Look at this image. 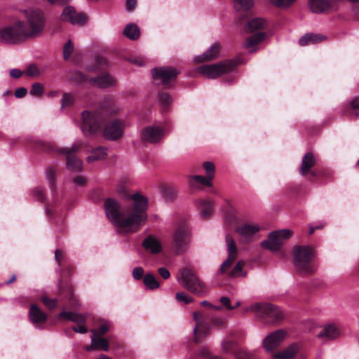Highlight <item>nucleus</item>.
Wrapping results in <instances>:
<instances>
[{
    "label": "nucleus",
    "instance_id": "f257e3e1",
    "mask_svg": "<svg viewBox=\"0 0 359 359\" xmlns=\"http://www.w3.org/2000/svg\"><path fill=\"white\" fill-rule=\"evenodd\" d=\"M119 111L118 107L111 98H105L95 110H85L81 113V128L85 136L95 135L103 130L104 137L111 141L120 139L123 134L126 123L114 118L107 122V118Z\"/></svg>",
    "mask_w": 359,
    "mask_h": 359
},
{
    "label": "nucleus",
    "instance_id": "f03ea898",
    "mask_svg": "<svg viewBox=\"0 0 359 359\" xmlns=\"http://www.w3.org/2000/svg\"><path fill=\"white\" fill-rule=\"evenodd\" d=\"M133 203L121 212L120 203L114 198H107L104 202V210L107 218L116 226L134 233L140 229L147 220L148 201L139 193L131 197Z\"/></svg>",
    "mask_w": 359,
    "mask_h": 359
},
{
    "label": "nucleus",
    "instance_id": "7ed1b4c3",
    "mask_svg": "<svg viewBox=\"0 0 359 359\" xmlns=\"http://www.w3.org/2000/svg\"><path fill=\"white\" fill-rule=\"evenodd\" d=\"M226 243L227 246L228 257L221 265L219 273L220 274H226L230 278L245 276V273L243 272V270L245 265L244 261L239 260L236 265L232 267L238 255V248L236 241L231 235L227 234L226 236Z\"/></svg>",
    "mask_w": 359,
    "mask_h": 359
},
{
    "label": "nucleus",
    "instance_id": "20e7f679",
    "mask_svg": "<svg viewBox=\"0 0 359 359\" xmlns=\"http://www.w3.org/2000/svg\"><path fill=\"white\" fill-rule=\"evenodd\" d=\"M315 250L311 246L297 245L293 248V264L301 276H311L316 271L313 262Z\"/></svg>",
    "mask_w": 359,
    "mask_h": 359
},
{
    "label": "nucleus",
    "instance_id": "39448f33",
    "mask_svg": "<svg viewBox=\"0 0 359 359\" xmlns=\"http://www.w3.org/2000/svg\"><path fill=\"white\" fill-rule=\"evenodd\" d=\"M108 65L109 62L105 57L102 56L96 57L95 65L91 67L90 71L97 72L99 75L89 79V81L91 84L102 88H109L116 85V79L105 72Z\"/></svg>",
    "mask_w": 359,
    "mask_h": 359
},
{
    "label": "nucleus",
    "instance_id": "423d86ee",
    "mask_svg": "<svg viewBox=\"0 0 359 359\" xmlns=\"http://www.w3.org/2000/svg\"><path fill=\"white\" fill-rule=\"evenodd\" d=\"M250 309L256 313L266 324H279L285 318L280 309L271 304L256 303L252 304Z\"/></svg>",
    "mask_w": 359,
    "mask_h": 359
},
{
    "label": "nucleus",
    "instance_id": "0eeeda50",
    "mask_svg": "<svg viewBox=\"0 0 359 359\" xmlns=\"http://www.w3.org/2000/svg\"><path fill=\"white\" fill-rule=\"evenodd\" d=\"M24 15L27 18V24L24 25V39L37 36L42 32L45 25V17L42 11H24Z\"/></svg>",
    "mask_w": 359,
    "mask_h": 359
},
{
    "label": "nucleus",
    "instance_id": "6e6552de",
    "mask_svg": "<svg viewBox=\"0 0 359 359\" xmlns=\"http://www.w3.org/2000/svg\"><path fill=\"white\" fill-rule=\"evenodd\" d=\"M316 159L312 152L306 153L302 158L299 172L303 177H307L309 182L316 183L327 177V172L320 168H314Z\"/></svg>",
    "mask_w": 359,
    "mask_h": 359
},
{
    "label": "nucleus",
    "instance_id": "1a4fd4ad",
    "mask_svg": "<svg viewBox=\"0 0 359 359\" xmlns=\"http://www.w3.org/2000/svg\"><path fill=\"white\" fill-rule=\"evenodd\" d=\"M182 285L191 293L198 296H204L208 289L205 283L201 281L189 268H184L180 270Z\"/></svg>",
    "mask_w": 359,
    "mask_h": 359
},
{
    "label": "nucleus",
    "instance_id": "9d476101",
    "mask_svg": "<svg viewBox=\"0 0 359 359\" xmlns=\"http://www.w3.org/2000/svg\"><path fill=\"white\" fill-rule=\"evenodd\" d=\"M61 268V278L60 282V295L62 299L67 300L64 304L67 306H74L76 305V299L74 297L72 287L70 283L62 280L64 278H69L72 274L74 267V266L68 264H63L60 266Z\"/></svg>",
    "mask_w": 359,
    "mask_h": 359
},
{
    "label": "nucleus",
    "instance_id": "9b49d317",
    "mask_svg": "<svg viewBox=\"0 0 359 359\" xmlns=\"http://www.w3.org/2000/svg\"><path fill=\"white\" fill-rule=\"evenodd\" d=\"M236 66L237 63L233 60H226L212 65H201L197 67V71L209 79H216L232 71Z\"/></svg>",
    "mask_w": 359,
    "mask_h": 359
},
{
    "label": "nucleus",
    "instance_id": "f8f14e48",
    "mask_svg": "<svg viewBox=\"0 0 359 359\" xmlns=\"http://www.w3.org/2000/svg\"><path fill=\"white\" fill-rule=\"evenodd\" d=\"M154 81L156 85L162 84L165 88L172 86V83L175 81L180 72L174 67H161L151 70Z\"/></svg>",
    "mask_w": 359,
    "mask_h": 359
},
{
    "label": "nucleus",
    "instance_id": "ddd939ff",
    "mask_svg": "<svg viewBox=\"0 0 359 359\" xmlns=\"http://www.w3.org/2000/svg\"><path fill=\"white\" fill-rule=\"evenodd\" d=\"M292 235L290 230L282 229L269 233L268 239L262 243V246L273 252L278 251L285 240Z\"/></svg>",
    "mask_w": 359,
    "mask_h": 359
},
{
    "label": "nucleus",
    "instance_id": "4468645a",
    "mask_svg": "<svg viewBox=\"0 0 359 359\" xmlns=\"http://www.w3.org/2000/svg\"><path fill=\"white\" fill-rule=\"evenodd\" d=\"M82 147L81 142L74 143L71 148H62L59 152L66 155L67 168L70 171L81 172L82 161L75 156V153Z\"/></svg>",
    "mask_w": 359,
    "mask_h": 359
},
{
    "label": "nucleus",
    "instance_id": "2eb2a0df",
    "mask_svg": "<svg viewBox=\"0 0 359 359\" xmlns=\"http://www.w3.org/2000/svg\"><path fill=\"white\" fill-rule=\"evenodd\" d=\"M22 24L19 20L12 25L0 29V41L6 43H16L20 41Z\"/></svg>",
    "mask_w": 359,
    "mask_h": 359
},
{
    "label": "nucleus",
    "instance_id": "dca6fc26",
    "mask_svg": "<svg viewBox=\"0 0 359 359\" xmlns=\"http://www.w3.org/2000/svg\"><path fill=\"white\" fill-rule=\"evenodd\" d=\"M236 334V331L231 330L229 332L228 337L222 342L223 351L233 355L236 359H248V353L240 348L234 340Z\"/></svg>",
    "mask_w": 359,
    "mask_h": 359
},
{
    "label": "nucleus",
    "instance_id": "f3484780",
    "mask_svg": "<svg viewBox=\"0 0 359 359\" xmlns=\"http://www.w3.org/2000/svg\"><path fill=\"white\" fill-rule=\"evenodd\" d=\"M189 243V231L188 227L180 225L175 231L173 237L172 248L177 255L184 252Z\"/></svg>",
    "mask_w": 359,
    "mask_h": 359
},
{
    "label": "nucleus",
    "instance_id": "a211bd4d",
    "mask_svg": "<svg viewBox=\"0 0 359 359\" xmlns=\"http://www.w3.org/2000/svg\"><path fill=\"white\" fill-rule=\"evenodd\" d=\"M62 21L68 22L73 25L83 26L88 20V17L84 13H77L76 9L71 6L65 7L61 15Z\"/></svg>",
    "mask_w": 359,
    "mask_h": 359
},
{
    "label": "nucleus",
    "instance_id": "6ab92c4d",
    "mask_svg": "<svg viewBox=\"0 0 359 359\" xmlns=\"http://www.w3.org/2000/svg\"><path fill=\"white\" fill-rule=\"evenodd\" d=\"M194 320L196 322L194 327V341L196 344L200 343L203 338L209 334L210 325L204 320L203 313L201 311H195L193 313Z\"/></svg>",
    "mask_w": 359,
    "mask_h": 359
},
{
    "label": "nucleus",
    "instance_id": "aec40b11",
    "mask_svg": "<svg viewBox=\"0 0 359 359\" xmlns=\"http://www.w3.org/2000/svg\"><path fill=\"white\" fill-rule=\"evenodd\" d=\"M58 318L60 320H67L78 323V325L72 327L75 332L85 334L88 331L87 327L83 325L86 323V318L81 314L63 311L58 314Z\"/></svg>",
    "mask_w": 359,
    "mask_h": 359
},
{
    "label": "nucleus",
    "instance_id": "412c9836",
    "mask_svg": "<svg viewBox=\"0 0 359 359\" xmlns=\"http://www.w3.org/2000/svg\"><path fill=\"white\" fill-rule=\"evenodd\" d=\"M163 137V130L161 127L148 126L142 130L141 139L144 142L157 143Z\"/></svg>",
    "mask_w": 359,
    "mask_h": 359
},
{
    "label": "nucleus",
    "instance_id": "4be33fe9",
    "mask_svg": "<svg viewBox=\"0 0 359 359\" xmlns=\"http://www.w3.org/2000/svg\"><path fill=\"white\" fill-rule=\"evenodd\" d=\"M285 332L283 330H278L269 334L264 340L263 346L267 351L276 348L283 341Z\"/></svg>",
    "mask_w": 359,
    "mask_h": 359
},
{
    "label": "nucleus",
    "instance_id": "5701e85b",
    "mask_svg": "<svg viewBox=\"0 0 359 359\" xmlns=\"http://www.w3.org/2000/svg\"><path fill=\"white\" fill-rule=\"evenodd\" d=\"M339 0H309L310 9L313 13H322L336 7Z\"/></svg>",
    "mask_w": 359,
    "mask_h": 359
},
{
    "label": "nucleus",
    "instance_id": "b1692460",
    "mask_svg": "<svg viewBox=\"0 0 359 359\" xmlns=\"http://www.w3.org/2000/svg\"><path fill=\"white\" fill-rule=\"evenodd\" d=\"M29 319L36 327H41L47 320V315L38 306L32 305L29 310Z\"/></svg>",
    "mask_w": 359,
    "mask_h": 359
},
{
    "label": "nucleus",
    "instance_id": "393cba45",
    "mask_svg": "<svg viewBox=\"0 0 359 359\" xmlns=\"http://www.w3.org/2000/svg\"><path fill=\"white\" fill-rule=\"evenodd\" d=\"M220 50L221 45L219 43H215L203 55L196 57L195 62L201 63L215 60L219 56Z\"/></svg>",
    "mask_w": 359,
    "mask_h": 359
},
{
    "label": "nucleus",
    "instance_id": "a878e982",
    "mask_svg": "<svg viewBox=\"0 0 359 359\" xmlns=\"http://www.w3.org/2000/svg\"><path fill=\"white\" fill-rule=\"evenodd\" d=\"M259 230L260 227L258 224L249 223L243 224L236 229L237 233L247 241L250 240Z\"/></svg>",
    "mask_w": 359,
    "mask_h": 359
},
{
    "label": "nucleus",
    "instance_id": "bb28decb",
    "mask_svg": "<svg viewBox=\"0 0 359 359\" xmlns=\"http://www.w3.org/2000/svg\"><path fill=\"white\" fill-rule=\"evenodd\" d=\"M142 246L148 252L156 255L162 251L161 242L154 236L149 235L142 242Z\"/></svg>",
    "mask_w": 359,
    "mask_h": 359
},
{
    "label": "nucleus",
    "instance_id": "cd10ccee",
    "mask_svg": "<svg viewBox=\"0 0 359 359\" xmlns=\"http://www.w3.org/2000/svg\"><path fill=\"white\" fill-rule=\"evenodd\" d=\"M266 27V22L260 18H255L252 20H248L245 26V30L247 32L252 33L255 31L263 30Z\"/></svg>",
    "mask_w": 359,
    "mask_h": 359
},
{
    "label": "nucleus",
    "instance_id": "c85d7f7f",
    "mask_svg": "<svg viewBox=\"0 0 359 359\" xmlns=\"http://www.w3.org/2000/svg\"><path fill=\"white\" fill-rule=\"evenodd\" d=\"M197 204L200 209L201 217L205 219L210 218L213 212V202L210 200L201 198L197 201Z\"/></svg>",
    "mask_w": 359,
    "mask_h": 359
},
{
    "label": "nucleus",
    "instance_id": "c756f323",
    "mask_svg": "<svg viewBox=\"0 0 359 359\" xmlns=\"http://www.w3.org/2000/svg\"><path fill=\"white\" fill-rule=\"evenodd\" d=\"M299 350V346L297 343H293L288 347L282 350L274 355V357L279 359H292Z\"/></svg>",
    "mask_w": 359,
    "mask_h": 359
},
{
    "label": "nucleus",
    "instance_id": "7c9ffc66",
    "mask_svg": "<svg viewBox=\"0 0 359 359\" xmlns=\"http://www.w3.org/2000/svg\"><path fill=\"white\" fill-rule=\"evenodd\" d=\"M340 330L334 324H329L325 326L318 334L319 338H326L327 339H334L340 335Z\"/></svg>",
    "mask_w": 359,
    "mask_h": 359
},
{
    "label": "nucleus",
    "instance_id": "2f4dec72",
    "mask_svg": "<svg viewBox=\"0 0 359 359\" xmlns=\"http://www.w3.org/2000/svg\"><path fill=\"white\" fill-rule=\"evenodd\" d=\"M92 344L88 351L91 350H102L107 351L109 348V344L107 339L101 337H91Z\"/></svg>",
    "mask_w": 359,
    "mask_h": 359
},
{
    "label": "nucleus",
    "instance_id": "473e14b6",
    "mask_svg": "<svg viewBox=\"0 0 359 359\" xmlns=\"http://www.w3.org/2000/svg\"><path fill=\"white\" fill-rule=\"evenodd\" d=\"M224 221L226 225L229 227H233L237 224L238 218L235 213V210L230 205L228 204L224 210Z\"/></svg>",
    "mask_w": 359,
    "mask_h": 359
},
{
    "label": "nucleus",
    "instance_id": "72a5a7b5",
    "mask_svg": "<svg viewBox=\"0 0 359 359\" xmlns=\"http://www.w3.org/2000/svg\"><path fill=\"white\" fill-rule=\"evenodd\" d=\"M325 39V37L321 34L309 33L302 36L299 41V43L302 46H304L309 44H316L320 43Z\"/></svg>",
    "mask_w": 359,
    "mask_h": 359
},
{
    "label": "nucleus",
    "instance_id": "f704fd0d",
    "mask_svg": "<svg viewBox=\"0 0 359 359\" xmlns=\"http://www.w3.org/2000/svg\"><path fill=\"white\" fill-rule=\"evenodd\" d=\"M107 148L102 146L92 149L91 154L86 158L88 163H93L94 161L104 159L107 156Z\"/></svg>",
    "mask_w": 359,
    "mask_h": 359
},
{
    "label": "nucleus",
    "instance_id": "c9c22d12",
    "mask_svg": "<svg viewBox=\"0 0 359 359\" xmlns=\"http://www.w3.org/2000/svg\"><path fill=\"white\" fill-rule=\"evenodd\" d=\"M143 283L145 287L149 290H155L161 286V282L152 273H147L144 275Z\"/></svg>",
    "mask_w": 359,
    "mask_h": 359
},
{
    "label": "nucleus",
    "instance_id": "e433bc0d",
    "mask_svg": "<svg viewBox=\"0 0 359 359\" xmlns=\"http://www.w3.org/2000/svg\"><path fill=\"white\" fill-rule=\"evenodd\" d=\"M123 34L129 39L135 41L139 38L140 30L135 24L130 23L126 26Z\"/></svg>",
    "mask_w": 359,
    "mask_h": 359
},
{
    "label": "nucleus",
    "instance_id": "4c0bfd02",
    "mask_svg": "<svg viewBox=\"0 0 359 359\" xmlns=\"http://www.w3.org/2000/svg\"><path fill=\"white\" fill-rule=\"evenodd\" d=\"M266 37V34L263 32H259L257 34L248 37L245 41V48H252L260 42L263 41Z\"/></svg>",
    "mask_w": 359,
    "mask_h": 359
},
{
    "label": "nucleus",
    "instance_id": "58836bf2",
    "mask_svg": "<svg viewBox=\"0 0 359 359\" xmlns=\"http://www.w3.org/2000/svg\"><path fill=\"white\" fill-rule=\"evenodd\" d=\"M57 168L55 166H50L48 168L46 171V176L49 182L50 188L51 189L53 195L56 194V184H55V177H56Z\"/></svg>",
    "mask_w": 359,
    "mask_h": 359
},
{
    "label": "nucleus",
    "instance_id": "ea45409f",
    "mask_svg": "<svg viewBox=\"0 0 359 359\" xmlns=\"http://www.w3.org/2000/svg\"><path fill=\"white\" fill-rule=\"evenodd\" d=\"M359 109V97L353 98L348 106L344 108V113L349 116H354L355 118L358 116V113L354 110Z\"/></svg>",
    "mask_w": 359,
    "mask_h": 359
},
{
    "label": "nucleus",
    "instance_id": "a19ab883",
    "mask_svg": "<svg viewBox=\"0 0 359 359\" xmlns=\"http://www.w3.org/2000/svg\"><path fill=\"white\" fill-rule=\"evenodd\" d=\"M255 0H234V6L238 11H246L254 5Z\"/></svg>",
    "mask_w": 359,
    "mask_h": 359
},
{
    "label": "nucleus",
    "instance_id": "79ce46f5",
    "mask_svg": "<svg viewBox=\"0 0 359 359\" xmlns=\"http://www.w3.org/2000/svg\"><path fill=\"white\" fill-rule=\"evenodd\" d=\"M110 323L109 322H104L97 328L93 329L91 330L93 335L92 337H102L109 330Z\"/></svg>",
    "mask_w": 359,
    "mask_h": 359
},
{
    "label": "nucleus",
    "instance_id": "37998d69",
    "mask_svg": "<svg viewBox=\"0 0 359 359\" xmlns=\"http://www.w3.org/2000/svg\"><path fill=\"white\" fill-rule=\"evenodd\" d=\"M158 100L160 104L163 107L164 110H166L170 105L172 104V97L170 95L164 92L158 93Z\"/></svg>",
    "mask_w": 359,
    "mask_h": 359
},
{
    "label": "nucleus",
    "instance_id": "c03bdc74",
    "mask_svg": "<svg viewBox=\"0 0 359 359\" xmlns=\"http://www.w3.org/2000/svg\"><path fill=\"white\" fill-rule=\"evenodd\" d=\"M74 103V96L72 93H64L61 100L62 109L71 107Z\"/></svg>",
    "mask_w": 359,
    "mask_h": 359
},
{
    "label": "nucleus",
    "instance_id": "a18cd8bd",
    "mask_svg": "<svg viewBox=\"0 0 359 359\" xmlns=\"http://www.w3.org/2000/svg\"><path fill=\"white\" fill-rule=\"evenodd\" d=\"M296 1L297 0H269V2L277 8H287Z\"/></svg>",
    "mask_w": 359,
    "mask_h": 359
},
{
    "label": "nucleus",
    "instance_id": "49530a36",
    "mask_svg": "<svg viewBox=\"0 0 359 359\" xmlns=\"http://www.w3.org/2000/svg\"><path fill=\"white\" fill-rule=\"evenodd\" d=\"M163 195L168 200H173L177 196L176 189L171 186L165 185L162 188Z\"/></svg>",
    "mask_w": 359,
    "mask_h": 359
},
{
    "label": "nucleus",
    "instance_id": "de8ad7c7",
    "mask_svg": "<svg viewBox=\"0 0 359 359\" xmlns=\"http://www.w3.org/2000/svg\"><path fill=\"white\" fill-rule=\"evenodd\" d=\"M211 325L217 329H224L227 326V321L222 318L213 317L211 318Z\"/></svg>",
    "mask_w": 359,
    "mask_h": 359
},
{
    "label": "nucleus",
    "instance_id": "09e8293b",
    "mask_svg": "<svg viewBox=\"0 0 359 359\" xmlns=\"http://www.w3.org/2000/svg\"><path fill=\"white\" fill-rule=\"evenodd\" d=\"M191 180L204 186H212L211 181L212 180V179H209V176L208 175L206 177H203L201 175H194L191 177Z\"/></svg>",
    "mask_w": 359,
    "mask_h": 359
},
{
    "label": "nucleus",
    "instance_id": "8fccbe9b",
    "mask_svg": "<svg viewBox=\"0 0 359 359\" xmlns=\"http://www.w3.org/2000/svg\"><path fill=\"white\" fill-rule=\"evenodd\" d=\"M203 167L205 169L207 175L209 176V179H213L215 172L214 163L210 161H205L203 163Z\"/></svg>",
    "mask_w": 359,
    "mask_h": 359
},
{
    "label": "nucleus",
    "instance_id": "3c124183",
    "mask_svg": "<svg viewBox=\"0 0 359 359\" xmlns=\"http://www.w3.org/2000/svg\"><path fill=\"white\" fill-rule=\"evenodd\" d=\"M43 93V86L40 83H34L30 90V94L34 96L39 97Z\"/></svg>",
    "mask_w": 359,
    "mask_h": 359
},
{
    "label": "nucleus",
    "instance_id": "603ef678",
    "mask_svg": "<svg viewBox=\"0 0 359 359\" xmlns=\"http://www.w3.org/2000/svg\"><path fill=\"white\" fill-rule=\"evenodd\" d=\"M24 74L28 76H37L40 74V71L34 64H30L26 71L24 70Z\"/></svg>",
    "mask_w": 359,
    "mask_h": 359
},
{
    "label": "nucleus",
    "instance_id": "864d4df0",
    "mask_svg": "<svg viewBox=\"0 0 359 359\" xmlns=\"http://www.w3.org/2000/svg\"><path fill=\"white\" fill-rule=\"evenodd\" d=\"M74 50V46L70 40H69L64 46L63 57L65 60H67L71 56Z\"/></svg>",
    "mask_w": 359,
    "mask_h": 359
},
{
    "label": "nucleus",
    "instance_id": "5fc2aeb1",
    "mask_svg": "<svg viewBox=\"0 0 359 359\" xmlns=\"http://www.w3.org/2000/svg\"><path fill=\"white\" fill-rule=\"evenodd\" d=\"M176 299L180 302H184V304H190L194 302V298L189 296L184 292H177L176 294Z\"/></svg>",
    "mask_w": 359,
    "mask_h": 359
},
{
    "label": "nucleus",
    "instance_id": "6e6d98bb",
    "mask_svg": "<svg viewBox=\"0 0 359 359\" xmlns=\"http://www.w3.org/2000/svg\"><path fill=\"white\" fill-rule=\"evenodd\" d=\"M198 356L205 359H224L219 356H211L210 352L205 347H201L198 351Z\"/></svg>",
    "mask_w": 359,
    "mask_h": 359
},
{
    "label": "nucleus",
    "instance_id": "4d7b16f0",
    "mask_svg": "<svg viewBox=\"0 0 359 359\" xmlns=\"http://www.w3.org/2000/svg\"><path fill=\"white\" fill-rule=\"evenodd\" d=\"M220 303L226 307L228 310H233L237 307H238L241 305L240 302H237L236 306H233L231 304V300L227 297H222L219 299Z\"/></svg>",
    "mask_w": 359,
    "mask_h": 359
},
{
    "label": "nucleus",
    "instance_id": "13d9d810",
    "mask_svg": "<svg viewBox=\"0 0 359 359\" xmlns=\"http://www.w3.org/2000/svg\"><path fill=\"white\" fill-rule=\"evenodd\" d=\"M144 275V271L142 267H135L133 270V277L136 280H143Z\"/></svg>",
    "mask_w": 359,
    "mask_h": 359
},
{
    "label": "nucleus",
    "instance_id": "bf43d9fd",
    "mask_svg": "<svg viewBox=\"0 0 359 359\" xmlns=\"http://www.w3.org/2000/svg\"><path fill=\"white\" fill-rule=\"evenodd\" d=\"M41 302L49 309H53L57 306V300L55 299H50L48 297L43 296Z\"/></svg>",
    "mask_w": 359,
    "mask_h": 359
},
{
    "label": "nucleus",
    "instance_id": "052dcab7",
    "mask_svg": "<svg viewBox=\"0 0 359 359\" xmlns=\"http://www.w3.org/2000/svg\"><path fill=\"white\" fill-rule=\"evenodd\" d=\"M34 197L39 201H43L45 200V194L41 188H36L33 191Z\"/></svg>",
    "mask_w": 359,
    "mask_h": 359
},
{
    "label": "nucleus",
    "instance_id": "680f3d73",
    "mask_svg": "<svg viewBox=\"0 0 359 359\" xmlns=\"http://www.w3.org/2000/svg\"><path fill=\"white\" fill-rule=\"evenodd\" d=\"M55 258L56 262H57L58 265L60 266L62 263V260L64 259V252L60 249H57L55 252Z\"/></svg>",
    "mask_w": 359,
    "mask_h": 359
},
{
    "label": "nucleus",
    "instance_id": "e2e57ef3",
    "mask_svg": "<svg viewBox=\"0 0 359 359\" xmlns=\"http://www.w3.org/2000/svg\"><path fill=\"white\" fill-rule=\"evenodd\" d=\"M158 273L161 277H162L163 279L167 280L170 277V273L165 267H160L158 269Z\"/></svg>",
    "mask_w": 359,
    "mask_h": 359
},
{
    "label": "nucleus",
    "instance_id": "0e129e2a",
    "mask_svg": "<svg viewBox=\"0 0 359 359\" xmlns=\"http://www.w3.org/2000/svg\"><path fill=\"white\" fill-rule=\"evenodd\" d=\"M129 60L130 62L135 64L138 66H143L145 64V61L142 57H136V56L131 57L129 59Z\"/></svg>",
    "mask_w": 359,
    "mask_h": 359
},
{
    "label": "nucleus",
    "instance_id": "69168bd1",
    "mask_svg": "<svg viewBox=\"0 0 359 359\" xmlns=\"http://www.w3.org/2000/svg\"><path fill=\"white\" fill-rule=\"evenodd\" d=\"M73 181L78 186L83 187L86 184V180L83 176H77L74 178Z\"/></svg>",
    "mask_w": 359,
    "mask_h": 359
},
{
    "label": "nucleus",
    "instance_id": "338daca9",
    "mask_svg": "<svg viewBox=\"0 0 359 359\" xmlns=\"http://www.w3.org/2000/svg\"><path fill=\"white\" fill-rule=\"evenodd\" d=\"M137 5V0H126V9L128 11H133Z\"/></svg>",
    "mask_w": 359,
    "mask_h": 359
},
{
    "label": "nucleus",
    "instance_id": "774afa93",
    "mask_svg": "<svg viewBox=\"0 0 359 359\" xmlns=\"http://www.w3.org/2000/svg\"><path fill=\"white\" fill-rule=\"evenodd\" d=\"M10 76L12 78L18 79L22 76V72L19 69H13L10 71Z\"/></svg>",
    "mask_w": 359,
    "mask_h": 359
}]
</instances>
